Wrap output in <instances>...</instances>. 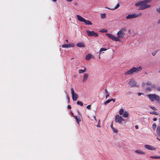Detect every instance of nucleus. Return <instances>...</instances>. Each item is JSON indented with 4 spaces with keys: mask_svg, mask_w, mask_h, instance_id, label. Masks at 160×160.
<instances>
[{
    "mask_svg": "<svg viewBox=\"0 0 160 160\" xmlns=\"http://www.w3.org/2000/svg\"><path fill=\"white\" fill-rule=\"evenodd\" d=\"M120 6V5L119 3H118L117 4V5H116V6L113 8H112V9H109V10H114L115 9H117L118 8V7H119Z\"/></svg>",
    "mask_w": 160,
    "mask_h": 160,
    "instance_id": "b1692460",
    "label": "nucleus"
},
{
    "mask_svg": "<svg viewBox=\"0 0 160 160\" xmlns=\"http://www.w3.org/2000/svg\"><path fill=\"white\" fill-rule=\"evenodd\" d=\"M112 129L113 132L115 133H117L118 132V131L113 128H112Z\"/></svg>",
    "mask_w": 160,
    "mask_h": 160,
    "instance_id": "473e14b6",
    "label": "nucleus"
},
{
    "mask_svg": "<svg viewBox=\"0 0 160 160\" xmlns=\"http://www.w3.org/2000/svg\"><path fill=\"white\" fill-rule=\"evenodd\" d=\"M86 33L89 36L97 37L98 36V33L97 32H95L93 31H90L88 30L86 31Z\"/></svg>",
    "mask_w": 160,
    "mask_h": 160,
    "instance_id": "20e7f679",
    "label": "nucleus"
},
{
    "mask_svg": "<svg viewBox=\"0 0 160 160\" xmlns=\"http://www.w3.org/2000/svg\"><path fill=\"white\" fill-rule=\"evenodd\" d=\"M83 22L86 25H91L92 24V23L89 20H86L85 19V21H84Z\"/></svg>",
    "mask_w": 160,
    "mask_h": 160,
    "instance_id": "dca6fc26",
    "label": "nucleus"
},
{
    "mask_svg": "<svg viewBox=\"0 0 160 160\" xmlns=\"http://www.w3.org/2000/svg\"><path fill=\"white\" fill-rule=\"evenodd\" d=\"M105 8H108V9H110L109 8H108L107 7H105Z\"/></svg>",
    "mask_w": 160,
    "mask_h": 160,
    "instance_id": "052dcab7",
    "label": "nucleus"
},
{
    "mask_svg": "<svg viewBox=\"0 0 160 160\" xmlns=\"http://www.w3.org/2000/svg\"><path fill=\"white\" fill-rule=\"evenodd\" d=\"M71 92L73 100L76 101L78 98V95L77 93L74 92V89L73 88H71Z\"/></svg>",
    "mask_w": 160,
    "mask_h": 160,
    "instance_id": "39448f33",
    "label": "nucleus"
},
{
    "mask_svg": "<svg viewBox=\"0 0 160 160\" xmlns=\"http://www.w3.org/2000/svg\"><path fill=\"white\" fill-rule=\"evenodd\" d=\"M110 99L111 100V101H112L114 102H115V100L114 99Z\"/></svg>",
    "mask_w": 160,
    "mask_h": 160,
    "instance_id": "a19ab883",
    "label": "nucleus"
},
{
    "mask_svg": "<svg viewBox=\"0 0 160 160\" xmlns=\"http://www.w3.org/2000/svg\"><path fill=\"white\" fill-rule=\"evenodd\" d=\"M111 128H113V125H112V124L111 125Z\"/></svg>",
    "mask_w": 160,
    "mask_h": 160,
    "instance_id": "5fc2aeb1",
    "label": "nucleus"
},
{
    "mask_svg": "<svg viewBox=\"0 0 160 160\" xmlns=\"http://www.w3.org/2000/svg\"><path fill=\"white\" fill-rule=\"evenodd\" d=\"M66 42L67 43H68V39H66Z\"/></svg>",
    "mask_w": 160,
    "mask_h": 160,
    "instance_id": "6e6d98bb",
    "label": "nucleus"
},
{
    "mask_svg": "<svg viewBox=\"0 0 160 160\" xmlns=\"http://www.w3.org/2000/svg\"><path fill=\"white\" fill-rule=\"evenodd\" d=\"M76 46L80 48H85V47L84 45L83 44V43L82 42H79L77 43L76 44Z\"/></svg>",
    "mask_w": 160,
    "mask_h": 160,
    "instance_id": "4468645a",
    "label": "nucleus"
},
{
    "mask_svg": "<svg viewBox=\"0 0 160 160\" xmlns=\"http://www.w3.org/2000/svg\"><path fill=\"white\" fill-rule=\"evenodd\" d=\"M142 15V13H139L137 14L134 13L133 14H129L126 16V19H132L138 17H140Z\"/></svg>",
    "mask_w": 160,
    "mask_h": 160,
    "instance_id": "7ed1b4c3",
    "label": "nucleus"
},
{
    "mask_svg": "<svg viewBox=\"0 0 160 160\" xmlns=\"http://www.w3.org/2000/svg\"><path fill=\"white\" fill-rule=\"evenodd\" d=\"M100 55H99V58H100V59L101 58H100Z\"/></svg>",
    "mask_w": 160,
    "mask_h": 160,
    "instance_id": "bf43d9fd",
    "label": "nucleus"
},
{
    "mask_svg": "<svg viewBox=\"0 0 160 160\" xmlns=\"http://www.w3.org/2000/svg\"><path fill=\"white\" fill-rule=\"evenodd\" d=\"M74 46V45L73 44H65L62 46V47L63 48H68L69 47H73Z\"/></svg>",
    "mask_w": 160,
    "mask_h": 160,
    "instance_id": "9b49d317",
    "label": "nucleus"
},
{
    "mask_svg": "<svg viewBox=\"0 0 160 160\" xmlns=\"http://www.w3.org/2000/svg\"><path fill=\"white\" fill-rule=\"evenodd\" d=\"M142 2H145L146 3H148L151 2V1L150 0H145Z\"/></svg>",
    "mask_w": 160,
    "mask_h": 160,
    "instance_id": "c756f323",
    "label": "nucleus"
},
{
    "mask_svg": "<svg viewBox=\"0 0 160 160\" xmlns=\"http://www.w3.org/2000/svg\"><path fill=\"white\" fill-rule=\"evenodd\" d=\"M142 94H143V93H141V92H139L138 93V96H140Z\"/></svg>",
    "mask_w": 160,
    "mask_h": 160,
    "instance_id": "ea45409f",
    "label": "nucleus"
},
{
    "mask_svg": "<svg viewBox=\"0 0 160 160\" xmlns=\"http://www.w3.org/2000/svg\"><path fill=\"white\" fill-rule=\"evenodd\" d=\"M126 31L127 30L125 28H122L117 32V35L118 37H115L113 35L108 33H107L106 34L113 41L120 42V38L122 39L124 38V36L126 35Z\"/></svg>",
    "mask_w": 160,
    "mask_h": 160,
    "instance_id": "f257e3e1",
    "label": "nucleus"
},
{
    "mask_svg": "<svg viewBox=\"0 0 160 160\" xmlns=\"http://www.w3.org/2000/svg\"><path fill=\"white\" fill-rule=\"evenodd\" d=\"M150 113L152 114H155L156 115H158V114H159L158 113L156 112H150Z\"/></svg>",
    "mask_w": 160,
    "mask_h": 160,
    "instance_id": "2f4dec72",
    "label": "nucleus"
},
{
    "mask_svg": "<svg viewBox=\"0 0 160 160\" xmlns=\"http://www.w3.org/2000/svg\"><path fill=\"white\" fill-rule=\"evenodd\" d=\"M159 71V72L160 73V71Z\"/></svg>",
    "mask_w": 160,
    "mask_h": 160,
    "instance_id": "338daca9",
    "label": "nucleus"
},
{
    "mask_svg": "<svg viewBox=\"0 0 160 160\" xmlns=\"http://www.w3.org/2000/svg\"><path fill=\"white\" fill-rule=\"evenodd\" d=\"M68 109L71 108V107L69 105H68Z\"/></svg>",
    "mask_w": 160,
    "mask_h": 160,
    "instance_id": "09e8293b",
    "label": "nucleus"
},
{
    "mask_svg": "<svg viewBox=\"0 0 160 160\" xmlns=\"http://www.w3.org/2000/svg\"><path fill=\"white\" fill-rule=\"evenodd\" d=\"M146 85H152V84L151 83V82H147V83H146Z\"/></svg>",
    "mask_w": 160,
    "mask_h": 160,
    "instance_id": "72a5a7b5",
    "label": "nucleus"
},
{
    "mask_svg": "<svg viewBox=\"0 0 160 160\" xmlns=\"http://www.w3.org/2000/svg\"><path fill=\"white\" fill-rule=\"evenodd\" d=\"M157 91L160 92V87H158L157 89Z\"/></svg>",
    "mask_w": 160,
    "mask_h": 160,
    "instance_id": "58836bf2",
    "label": "nucleus"
},
{
    "mask_svg": "<svg viewBox=\"0 0 160 160\" xmlns=\"http://www.w3.org/2000/svg\"><path fill=\"white\" fill-rule=\"evenodd\" d=\"M157 139H158V140H159V141H160V139L158 138H157Z\"/></svg>",
    "mask_w": 160,
    "mask_h": 160,
    "instance_id": "13d9d810",
    "label": "nucleus"
},
{
    "mask_svg": "<svg viewBox=\"0 0 160 160\" xmlns=\"http://www.w3.org/2000/svg\"><path fill=\"white\" fill-rule=\"evenodd\" d=\"M73 0H66V1L67 2H71Z\"/></svg>",
    "mask_w": 160,
    "mask_h": 160,
    "instance_id": "c03bdc74",
    "label": "nucleus"
},
{
    "mask_svg": "<svg viewBox=\"0 0 160 160\" xmlns=\"http://www.w3.org/2000/svg\"><path fill=\"white\" fill-rule=\"evenodd\" d=\"M100 123V120H99L98 121V124Z\"/></svg>",
    "mask_w": 160,
    "mask_h": 160,
    "instance_id": "864d4df0",
    "label": "nucleus"
},
{
    "mask_svg": "<svg viewBox=\"0 0 160 160\" xmlns=\"http://www.w3.org/2000/svg\"><path fill=\"white\" fill-rule=\"evenodd\" d=\"M138 71H128L124 74L125 75H130L133 73L134 72H138Z\"/></svg>",
    "mask_w": 160,
    "mask_h": 160,
    "instance_id": "f8f14e48",
    "label": "nucleus"
},
{
    "mask_svg": "<svg viewBox=\"0 0 160 160\" xmlns=\"http://www.w3.org/2000/svg\"><path fill=\"white\" fill-rule=\"evenodd\" d=\"M77 104L78 105H79L81 106H83V103L79 101H78L77 102Z\"/></svg>",
    "mask_w": 160,
    "mask_h": 160,
    "instance_id": "a878e982",
    "label": "nucleus"
},
{
    "mask_svg": "<svg viewBox=\"0 0 160 160\" xmlns=\"http://www.w3.org/2000/svg\"><path fill=\"white\" fill-rule=\"evenodd\" d=\"M91 55L90 54H88L86 56L85 59L86 60H88L91 58Z\"/></svg>",
    "mask_w": 160,
    "mask_h": 160,
    "instance_id": "aec40b11",
    "label": "nucleus"
},
{
    "mask_svg": "<svg viewBox=\"0 0 160 160\" xmlns=\"http://www.w3.org/2000/svg\"><path fill=\"white\" fill-rule=\"evenodd\" d=\"M142 4L141 6H140L139 8V10H142L145 9L147 8H148L151 7V6L149 5H148L145 2H142Z\"/></svg>",
    "mask_w": 160,
    "mask_h": 160,
    "instance_id": "6e6552de",
    "label": "nucleus"
},
{
    "mask_svg": "<svg viewBox=\"0 0 160 160\" xmlns=\"http://www.w3.org/2000/svg\"><path fill=\"white\" fill-rule=\"evenodd\" d=\"M142 1L138 2L135 4V6H141L142 4Z\"/></svg>",
    "mask_w": 160,
    "mask_h": 160,
    "instance_id": "5701e85b",
    "label": "nucleus"
},
{
    "mask_svg": "<svg viewBox=\"0 0 160 160\" xmlns=\"http://www.w3.org/2000/svg\"><path fill=\"white\" fill-rule=\"evenodd\" d=\"M157 120V119L156 118H153V120L154 121H156Z\"/></svg>",
    "mask_w": 160,
    "mask_h": 160,
    "instance_id": "a18cd8bd",
    "label": "nucleus"
},
{
    "mask_svg": "<svg viewBox=\"0 0 160 160\" xmlns=\"http://www.w3.org/2000/svg\"><path fill=\"white\" fill-rule=\"evenodd\" d=\"M79 70H82V69H79Z\"/></svg>",
    "mask_w": 160,
    "mask_h": 160,
    "instance_id": "69168bd1",
    "label": "nucleus"
},
{
    "mask_svg": "<svg viewBox=\"0 0 160 160\" xmlns=\"http://www.w3.org/2000/svg\"><path fill=\"white\" fill-rule=\"evenodd\" d=\"M105 93H107H107H108V91H107V89H105Z\"/></svg>",
    "mask_w": 160,
    "mask_h": 160,
    "instance_id": "37998d69",
    "label": "nucleus"
},
{
    "mask_svg": "<svg viewBox=\"0 0 160 160\" xmlns=\"http://www.w3.org/2000/svg\"><path fill=\"white\" fill-rule=\"evenodd\" d=\"M91 105H88L87 106V108L89 109V110H90L91 109Z\"/></svg>",
    "mask_w": 160,
    "mask_h": 160,
    "instance_id": "f704fd0d",
    "label": "nucleus"
},
{
    "mask_svg": "<svg viewBox=\"0 0 160 160\" xmlns=\"http://www.w3.org/2000/svg\"><path fill=\"white\" fill-rule=\"evenodd\" d=\"M86 71H79V73H81L84 72Z\"/></svg>",
    "mask_w": 160,
    "mask_h": 160,
    "instance_id": "4c0bfd02",
    "label": "nucleus"
},
{
    "mask_svg": "<svg viewBox=\"0 0 160 160\" xmlns=\"http://www.w3.org/2000/svg\"><path fill=\"white\" fill-rule=\"evenodd\" d=\"M97 126L99 128H100L101 127L100 124H98L97 125Z\"/></svg>",
    "mask_w": 160,
    "mask_h": 160,
    "instance_id": "49530a36",
    "label": "nucleus"
},
{
    "mask_svg": "<svg viewBox=\"0 0 160 160\" xmlns=\"http://www.w3.org/2000/svg\"><path fill=\"white\" fill-rule=\"evenodd\" d=\"M52 0L54 2H56L57 1V0Z\"/></svg>",
    "mask_w": 160,
    "mask_h": 160,
    "instance_id": "4d7b16f0",
    "label": "nucleus"
},
{
    "mask_svg": "<svg viewBox=\"0 0 160 160\" xmlns=\"http://www.w3.org/2000/svg\"><path fill=\"white\" fill-rule=\"evenodd\" d=\"M115 121L116 122L120 124L124 120L121 116H120L119 115H117L115 116Z\"/></svg>",
    "mask_w": 160,
    "mask_h": 160,
    "instance_id": "0eeeda50",
    "label": "nucleus"
},
{
    "mask_svg": "<svg viewBox=\"0 0 160 160\" xmlns=\"http://www.w3.org/2000/svg\"><path fill=\"white\" fill-rule=\"evenodd\" d=\"M101 32H108V30L105 29H102L100 31Z\"/></svg>",
    "mask_w": 160,
    "mask_h": 160,
    "instance_id": "bb28decb",
    "label": "nucleus"
},
{
    "mask_svg": "<svg viewBox=\"0 0 160 160\" xmlns=\"http://www.w3.org/2000/svg\"><path fill=\"white\" fill-rule=\"evenodd\" d=\"M159 116H160V114H159Z\"/></svg>",
    "mask_w": 160,
    "mask_h": 160,
    "instance_id": "774afa93",
    "label": "nucleus"
},
{
    "mask_svg": "<svg viewBox=\"0 0 160 160\" xmlns=\"http://www.w3.org/2000/svg\"><path fill=\"white\" fill-rule=\"evenodd\" d=\"M156 127H157L156 124L155 123H153L152 126V129L154 130H155V129L156 128Z\"/></svg>",
    "mask_w": 160,
    "mask_h": 160,
    "instance_id": "cd10ccee",
    "label": "nucleus"
},
{
    "mask_svg": "<svg viewBox=\"0 0 160 160\" xmlns=\"http://www.w3.org/2000/svg\"><path fill=\"white\" fill-rule=\"evenodd\" d=\"M109 96V95L108 93H107V95L106 96V98H107Z\"/></svg>",
    "mask_w": 160,
    "mask_h": 160,
    "instance_id": "de8ad7c7",
    "label": "nucleus"
},
{
    "mask_svg": "<svg viewBox=\"0 0 160 160\" xmlns=\"http://www.w3.org/2000/svg\"><path fill=\"white\" fill-rule=\"evenodd\" d=\"M135 128L136 129H138V127L137 126H135Z\"/></svg>",
    "mask_w": 160,
    "mask_h": 160,
    "instance_id": "8fccbe9b",
    "label": "nucleus"
},
{
    "mask_svg": "<svg viewBox=\"0 0 160 160\" xmlns=\"http://www.w3.org/2000/svg\"><path fill=\"white\" fill-rule=\"evenodd\" d=\"M146 90H148V91H150L151 90V89L150 88H147V89H146Z\"/></svg>",
    "mask_w": 160,
    "mask_h": 160,
    "instance_id": "79ce46f5",
    "label": "nucleus"
},
{
    "mask_svg": "<svg viewBox=\"0 0 160 160\" xmlns=\"http://www.w3.org/2000/svg\"><path fill=\"white\" fill-rule=\"evenodd\" d=\"M71 113L72 115H73V113L72 112H71Z\"/></svg>",
    "mask_w": 160,
    "mask_h": 160,
    "instance_id": "0e129e2a",
    "label": "nucleus"
},
{
    "mask_svg": "<svg viewBox=\"0 0 160 160\" xmlns=\"http://www.w3.org/2000/svg\"><path fill=\"white\" fill-rule=\"evenodd\" d=\"M107 50V49L104 48H101L99 51V54L100 55L102 53V52L103 51H105Z\"/></svg>",
    "mask_w": 160,
    "mask_h": 160,
    "instance_id": "4be33fe9",
    "label": "nucleus"
},
{
    "mask_svg": "<svg viewBox=\"0 0 160 160\" xmlns=\"http://www.w3.org/2000/svg\"><path fill=\"white\" fill-rule=\"evenodd\" d=\"M158 23L159 24H160V19L158 21Z\"/></svg>",
    "mask_w": 160,
    "mask_h": 160,
    "instance_id": "3c124183",
    "label": "nucleus"
},
{
    "mask_svg": "<svg viewBox=\"0 0 160 160\" xmlns=\"http://www.w3.org/2000/svg\"><path fill=\"white\" fill-rule=\"evenodd\" d=\"M119 113L120 115H123V116L125 118H127L129 116V113L127 111L124 112L123 109H121L119 111Z\"/></svg>",
    "mask_w": 160,
    "mask_h": 160,
    "instance_id": "423d86ee",
    "label": "nucleus"
},
{
    "mask_svg": "<svg viewBox=\"0 0 160 160\" xmlns=\"http://www.w3.org/2000/svg\"><path fill=\"white\" fill-rule=\"evenodd\" d=\"M157 51H155L154 52H153L152 53V54L153 56H154L157 53Z\"/></svg>",
    "mask_w": 160,
    "mask_h": 160,
    "instance_id": "e433bc0d",
    "label": "nucleus"
},
{
    "mask_svg": "<svg viewBox=\"0 0 160 160\" xmlns=\"http://www.w3.org/2000/svg\"><path fill=\"white\" fill-rule=\"evenodd\" d=\"M67 98H68V100H69V98L68 96H67Z\"/></svg>",
    "mask_w": 160,
    "mask_h": 160,
    "instance_id": "e2e57ef3",
    "label": "nucleus"
},
{
    "mask_svg": "<svg viewBox=\"0 0 160 160\" xmlns=\"http://www.w3.org/2000/svg\"><path fill=\"white\" fill-rule=\"evenodd\" d=\"M150 107L153 110H156V108L154 107L150 106Z\"/></svg>",
    "mask_w": 160,
    "mask_h": 160,
    "instance_id": "c9c22d12",
    "label": "nucleus"
},
{
    "mask_svg": "<svg viewBox=\"0 0 160 160\" xmlns=\"http://www.w3.org/2000/svg\"><path fill=\"white\" fill-rule=\"evenodd\" d=\"M88 77V75L87 74H85L83 76V82H85L87 79Z\"/></svg>",
    "mask_w": 160,
    "mask_h": 160,
    "instance_id": "f3484780",
    "label": "nucleus"
},
{
    "mask_svg": "<svg viewBox=\"0 0 160 160\" xmlns=\"http://www.w3.org/2000/svg\"><path fill=\"white\" fill-rule=\"evenodd\" d=\"M151 158H158V159H160V156H151L150 157Z\"/></svg>",
    "mask_w": 160,
    "mask_h": 160,
    "instance_id": "c85d7f7f",
    "label": "nucleus"
},
{
    "mask_svg": "<svg viewBox=\"0 0 160 160\" xmlns=\"http://www.w3.org/2000/svg\"><path fill=\"white\" fill-rule=\"evenodd\" d=\"M157 133L160 136V127L158 126L156 130Z\"/></svg>",
    "mask_w": 160,
    "mask_h": 160,
    "instance_id": "412c9836",
    "label": "nucleus"
},
{
    "mask_svg": "<svg viewBox=\"0 0 160 160\" xmlns=\"http://www.w3.org/2000/svg\"><path fill=\"white\" fill-rule=\"evenodd\" d=\"M144 147L146 149L149 150H153L156 149L155 148L149 145H145Z\"/></svg>",
    "mask_w": 160,
    "mask_h": 160,
    "instance_id": "9d476101",
    "label": "nucleus"
},
{
    "mask_svg": "<svg viewBox=\"0 0 160 160\" xmlns=\"http://www.w3.org/2000/svg\"><path fill=\"white\" fill-rule=\"evenodd\" d=\"M129 84L132 87H139V85L133 79L130 80L129 82Z\"/></svg>",
    "mask_w": 160,
    "mask_h": 160,
    "instance_id": "1a4fd4ad",
    "label": "nucleus"
},
{
    "mask_svg": "<svg viewBox=\"0 0 160 160\" xmlns=\"http://www.w3.org/2000/svg\"><path fill=\"white\" fill-rule=\"evenodd\" d=\"M73 117L75 119L77 123L78 124H79V122H81L80 119L78 118L76 116H73Z\"/></svg>",
    "mask_w": 160,
    "mask_h": 160,
    "instance_id": "6ab92c4d",
    "label": "nucleus"
},
{
    "mask_svg": "<svg viewBox=\"0 0 160 160\" xmlns=\"http://www.w3.org/2000/svg\"><path fill=\"white\" fill-rule=\"evenodd\" d=\"M135 152H136L137 153H138V154H145V152H142L139 150H135Z\"/></svg>",
    "mask_w": 160,
    "mask_h": 160,
    "instance_id": "a211bd4d",
    "label": "nucleus"
},
{
    "mask_svg": "<svg viewBox=\"0 0 160 160\" xmlns=\"http://www.w3.org/2000/svg\"><path fill=\"white\" fill-rule=\"evenodd\" d=\"M94 119L96 121V117L95 116H94Z\"/></svg>",
    "mask_w": 160,
    "mask_h": 160,
    "instance_id": "603ef678",
    "label": "nucleus"
},
{
    "mask_svg": "<svg viewBox=\"0 0 160 160\" xmlns=\"http://www.w3.org/2000/svg\"><path fill=\"white\" fill-rule=\"evenodd\" d=\"M148 97L151 102L156 100L160 104V97L158 95L155 94H150L148 95Z\"/></svg>",
    "mask_w": 160,
    "mask_h": 160,
    "instance_id": "f03ea898",
    "label": "nucleus"
},
{
    "mask_svg": "<svg viewBox=\"0 0 160 160\" xmlns=\"http://www.w3.org/2000/svg\"><path fill=\"white\" fill-rule=\"evenodd\" d=\"M101 16L102 18H104L106 17V15L105 14H101Z\"/></svg>",
    "mask_w": 160,
    "mask_h": 160,
    "instance_id": "7c9ffc66",
    "label": "nucleus"
},
{
    "mask_svg": "<svg viewBox=\"0 0 160 160\" xmlns=\"http://www.w3.org/2000/svg\"><path fill=\"white\" fill-rule=\"evenodd\" d=\"M111 102V100L110 99H108V100H107L106 102H104V104L105 105H107L109 103Z\"/></svg>",
    "mask_w": 160,
    "mask_h": 160,
    "instance_id": "393cba45",
    "label": "nucleus"
},
{
    "mask_svg": "<svg viewBox=\"0 0 160 160\" xmlns=\"http://www.w3.org/2000/svg\"><path fill=\"white\" fill-rule=\"evenodd\" d=\"M76 17L78 20L80 22H83L85 21V19L79 15H77Z\"/></svg>",
    "mask_w": 160,
    "mask_h": 160,
    "instance_id": "ddd939ff",
    "label": "nucleus"
},
{
    "mask_svg": "<svg viewBox=\"0 0 160 160\" xmlns=\"http://www.w3.org/2000/svg\"><path fill=\"white\" fill-rule=\"evenodd\" d=\"M142 69V68L141 66H139L138 67L136 68L135 67H133L132 68H131L130 70H141Z\"/></svg>",
    "mask_w": 160,
    "mask_h": 160,
    "instance_id": "2eb2a0df",
    "label": "nucleus"
},
{
    "mask_svg": "<svg viewBox=\"0 0 160 160\" xmlns=\"http://www.w3.org/2000/svg\"><path fill=\"white\" fill-rule=\"evenodd\" d=\"M152 87L153 88L154 87V85H152Z\"/></svg>",
    "mask_w": 160,
    "mask_h": 160,
    "instance_id": "680f3d73",
    "label": "nucleus"
}]
</instances>
